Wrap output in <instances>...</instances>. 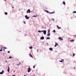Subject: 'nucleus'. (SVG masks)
<instances>
[{"mask_svg": "<svg viewBox=\"0 0 76 76\" xmlns=\"http://www.w3.org/2000/svg\"><path fill=\"white\" fill-rule=\"evenodd\" d=\"M58 39H60L61 41H62V40H63V39H62V38H61V37H59L58 38Z\"/></svg>", "mask_w": 76, "mask_h": 76, "instance_id": "6e6552de", "label": "nucleus"}, {"mask_svg": "<svg viewBox=\"0 0 76 76\" xmlns=\"http://www.w3.org/2000/svg\"><path fill=\"white\" fill-rule=\"evenodd\" d=\"M73 56H75V54L74 53H73Z\"/></svg>", "mask_w": 76, "mask_h": 76, "instance_id": "cd10ccee", "label": "nucleus"}, {"mask_svg": "<svg viewBox=\"0 0 76 76\" xmlns=\"http://www.w3.org/2000/svg\"><path fill=\"white\" fill-rule=\"evenodd\" d=\"M3 73H4V71L3 70L2 72H0V74H1V75H2V74H3Z\"/></svg>", "mask_w": 76, "mask_h": 76, "instance_id": "0eeeda50", "label": "nucleus"}, {"mask_svg": "<svg viewBox=\"0 0 76 76\" xmlns=\"http://www.w3.org/2000/svg\"><path fill=\"white\" fill-rule=\"evenodd\" d=\"M47 13H51V14H53V13H55V12L53 11V12H49L47 10H45Z\"/></svg>", "mask_w": 76, "mask_h": 76, "instance_id": "f257e3e1", "label": "nucleus"}, {"mask_svg": "<svg viewBox=\"0 0 76 76\" xmlns=\"http://www.w3.org/2000/svg\"><path fill=\"white\" fill-rule=\"evenodd\" d=\"M58 45V44L57 42H55V47H57Z\"/></svg>", "mask_w": 76, "mask_h": 76, "instance_id": "423d86ee", "label": "nucleus"}, {"mask_svg": "<svg viewBox=\"0 0 76 76\" xmlns=\"http://www.w3.org/2000/svg\"><path fill=\"white\" fill-rule=\"evenodd\" d=\"M2 48H1V49L0 50V51H2V50H3L2 49Z\"/></svg>", "mask_w": 76, "mask_h": 76, "instance_id": "aec40b11", "label": "nucleus"}, {"mask_svg": "<svg viewBox=\"0 0 76 76\" xmlns=\"http://www.w3.org/2000/svg\"><path fill=\"white\" fill-rule=\"evenodd\" d=\"M38 32H42V31H38Z\"/></svg>", "mask_w": 76, "mask_h": 76, "instance_id": "4be33fe9", "label": "nucleus"}, {"mask_svg": "<svg viewBox=\"0 0 76 76\" xmlns=\"http://www.w3.org/2000/svg\"><path fill=\"white\" fill-rule=\"evenodd\" d=\"M3 50H4V51H5L4 49H3Z\"/></svg>", "mask_w": 76, "mask_h": 76, "instance_id": "a19ab883", "label": "nucleus"}, {"mask_svg": "<svg viewBox=\"0 0 76 76\" xmlns=\"http://www.w3.org/2000/svg\"><path fill=\"white\" fill-rule=\"evenodd\" d=\"M36 66V65H35L34 66H33V68H35V67Z\"/></svg>", "mask_w": 76, "mask_h": 76, "instance_id": "c85d7f7f", "label": "nucleus"}, {"mask_svg": "<svg viewBox=\"0 0 76 76\" xmlns=\"http://www.w3.org/2000/svg\"><path fill=\"white\" fill-rule=\"evenodd\" d=\"M52 19H53V20L54 21V19L53 18H52Z\"/></svg>", "mask_w": 76, "mask_h": 76, "instance_id": "c9c22d12", "label": "nucleus"}, {"mask_svg": "<svg viewBox=\"0 0 76 76\" xmlns=\"http://www.w3.org/2000/svg\"><path fill=\"white\" fill-rule=\"evenodd\" d=\"M63 4H64V5H65V4H66V3H65V2H64V1H63Z\"/></svg>", "mask_w": 76, "mask_h": 76, "instance_id": "dca6fc26", "label": "nucleus"}, {"mask_svg": "<svg viewBox=\"0 0 76 76\" xmlns=\"http://www.w3.org/2000/svg\"><path fill=\"white\" fill-rule=\"evenodd\" d=\"M28 13H31V10H29V9H28Z\"/></svg>", "mask_w": 76, "mask_h": 76, "instance_id": "ddd939ff", "label": "nucleus"}, {"mask_svg": "<svg viewBox=\"0 0 76 76\" xmlns=\"http://www.w3.org/2000/svg\"><path fill=\"white\" fill-rule=\"evenodd\" d=\"M47 35L48 36V37H49V36H50V33H48V34H47Z\"/></svg>", "mask_w": 76, "mask_h": 76, "instance_id": "2eb2a0df", "label": "nucleus"}, {"mask_svg": "<svg viewBox=\"0 0 76 76\" xmlns=\"http://www.w3.org/2000/svg\"><path fill=\"white\" fill-rule=\"evenodd\" d=\"M8 68L7 69V71L8 72H10V68H9V66H8Z\"/></svg>", "mask_w": 76, "mask_h": 76, "instance_id": "1a4fd4ad", "label": "nucleus"}, {"mask_svg": "<svg viewBox=\"0 0 76 76\" xmlns=\"http://www.w3.org/2000/svg\"><path fill=\"white\" fill-rule=\"evenodd\" d=\"M74 37H76V35H74Z\"/></svg>", "mask_w": 76, "mask_h": 76, "instance_id": "473e14b6", "label": "nucleus"}, {"mask_svg": "<svg viewBox=\"0 0 76 76\" xmlns=\"http://www.w3.org/2000/svg\"><path fill=\"white\" fill-rule=\"evenodd\" d=\"M50 33V30H48V33Z\"/></svg>", "mask_w": 76, "mask_h": 76, "instance_id": "7c9ffc66", "label": "nucleus"}, {"mask_svg": "<svg viewBox=\"0 0 76 76\" xmlns=\"http://www.w3.org/2000/svg\"><path fill=\"white\" fill-rule=\"evenodd\" d=\"M20 64H21V63H20V62H19V64H18L17 65L18 66H19V65H20Z\"/></svg>", "mask_w": 76, "mask_h": 76, "instance_id": "6ab92c4d", "label": "nucleus"}, {"mask_svg": "<svg viewBox=\"0 0 76 76\" xmlns=\"http://www.w3.org/2000/svg\"><path fill=\"white\" fill-rule=\"evenodd\" d=\"M44 39V37L42 36L40 37V39Z\"/></svg>", "mask_w": 76, "mask_h": 76, "instance_id": "39448f33", "label": "nucleus"}, {"mask_svg": "<svg viewBox=\"0 0 76 76\" xmlns=\"http://www.w3.org/2000/svg\"><path fill=\"white\" fill-rule=\"evenodd\" d=\"M29 48H30V49H32V46H30V47H29Z\"/></svg>", "mask_w": 76, "mask_h": 76, "instance_id": "393cba45", "label": "nucleus"}, {"mask_svg": "<svg viewBox=\"0 0 76 76\" xmlns=\"http://www.w3.org/2000/svg\"><path fill=\"white\" fill-rule=\"evenodd\" d=\"M8 53H10V51H8Z\"/></svg>", "mask_w": 76, "mask_h": 76, "instance_id": "72a5a7b5", "label": "nucleus"}, {"mask_svg": "<svg viewBox=\"0 0 76 76\" xmlns=\"http://www.w3.org/2000/svg\"><path fill=\"white\" fill-rule=\"evenodd\" d=\"M49 50H50V51H53V48H49Z\"/></svg>", "mask_w": 76, "mask_h": 76, "instance_id": "9d476101", "label": "nucleus"}, {"mask_svg": "<svg viewBox=\"0 0 76 76\" xmlns=\"http://www.w3.org/2000/svg\"><path fill=\"white\" fill-rule=\"evenodd\" d=\"M26 13H28V11H27L26 12Z\"/></svg>", "mask_w": 76, "mask_h": 76, "instance_id": "4c0bfd02", "label": "nucleus"}, {"mask_svg": "<svg viewBox=\"0 0 76 76\" xmlns=\"http://www.w3.org/2000/svg\"><path fill=\"white\" fill-rule=\"evenodd\" d=\"M30 57H32V58H33V56H32V55H31V54H30Z\"/></svg>", "mask_w": 76, "mask_h": 76, "instance_id": "a211bd4d", "label": "nucleus"}, {"mask_svg": "<svg viewBox=\"0 0 76 76\" xmlns=\"http://www.w3.org/2000/svg\"><path fill=\"white\" fill-rule=\"evenodd\" d=\"M31 69L30 68V67H29V68L28 69V72H31Z\"/></svg>", "mask_w": 76, "mask_h": 76, "instance_id": "20e7f679", "label": "nucleus"}, {"mask_svg": "<svg viewBox=\"0 0 76 76\" xmlns=\"http://www.w3.org/2000/svg\"><path fill=\"white\" fill-rule=\"evenodd\" d=\"M37 52H38V49H37Z\"/></svg>", "mask_w": 76, "mask_h": 76, "instance_id": "e433bc0d", "label": "nucleus"}, {"mask_svg": "<svg viewBox=\"0 0 76 76\" xmlns=\"http://www.w3.org/2000/svg\"><path fill=\"white\" fill-rule=\"evenodd\" d=\"M12 76H16V75H12Z\"/></svg>", "mask_w": 76, "mask_h": 76, "instance_id": "58836bf2", "label": "nucleus"}, {"mask_svg": "<svg viewBox=\"0 0 76 76\" xmlns=\"http://www.w3.org/2000/svg\"><path fill=\"white\" fill-rule=\"evenodd\" d=\"M5 15H7V12H5Z\"/></svg>", "mask_w": 76, "mask_h": 76, "instance_id": "412c9836", "label": "nucleus"}, {"mask_svg": "<svg viewBox=\"0 0 76 76\" xmlns=\"http://www.w3.org/2000/svg\"><path fill=\"white\" fill-rule=\"evenodd\" d=\"M74 69H76V68L74 67Z\"/></svg>", "mask_w": 76, "mask_h": 76, "instance_id": "79ce46f5", "label": "nucleus"}, {"mask_svg": "<svg viewBox=\"0 0 76 76\" xmlns=\"http://www.w3.org/2000/svg\"><path fill=\"white\" fill-rule=\"evenodd\" d=\"M6 54V53H3V55H5Z\"/></svg>", "mask_w": 76, "mask_h": 76, "instance_id": "2f4dec72", "label": "nucleus"}, {"mask_svg": "<svg viewBox=\"0 0 76 76\" xmlns=\"http://www.w3.org/2000/svg\"><path fill=\"white\" fill-rule=\"evenodd\" d=\"M9 58H12V57L11 56H10L9 57Z\"/></svg>", "mask_w": 76, "mask_h": 76, "instance_id": "c756f323", "label": "nucleus"}, {"mask_svg": "<svg viewBox=\"0 0 76 76\" xmlns=\"http://www.w3.org/2000/svg\"><path fill=\"white\" fill-rule=\"evenodd\" d=\"M53 32H54V33H55V32H56V30H54L53 31Z\"/></svg>", "mask_w": 76, "mask_h": 76, "instance_id": "b1692460", "label": "nucleus"}, {"mask_svg": "<svg viewBox=\"0 0 76 76\" xmlns=\"http://www.w3.org/2000/svg\"><path fill=\"white\" fill-rule=\"evenodd\" d=\"M59 61L60 62H64V60L62 59L61 61Z\"/></svg>", "mask_w": 76, "mask_h": 76, "instance_id": "f8f14e48", "label": "nucleus"}, {"mask_svg": "<svg viewBox=\"0 0 76 76\" xmlns=\"http://www.w3.org/2000/svg\"><path fill=\"white\" fill-rule=\"evenodd\" d=\"M42 32H43V34H44V35H45L46 34V33L47 32V31L45 30H44L42 31Z\"/></svg>", "mask_w": 76, "mask_h": 76, "instance_id": "f03ea898", "label": "nucleus"}, {"mask_svg": "<svg viewBox=\"0 0 76 76\" xmlns=\"http://www.w3.org/2000/svg\"><path fill=\"white\" fill-rule=\"evenodd\" d=\"M37 15H34L33 16V17H37Z\"/></svg>", "mask_w": 76, "mask_h": 76, "instance_id": "5701e85b", "label": "nucleus"}, {"mask_svg": "<svg viewBox=\"0 0 76 76\" xmlns=\"http://www.w3.org/2000/svg\"><path fill=\"white\" fill-rule=\"evenodd\" d=\"M73 13H76V11H74V12H73Z\"/></svg>", "mask_w": 76, "mask_h": 76, "instance_id": "bb28decb", "label": "nucleus"}, {"mask_svg": "<svg viewBox=\"0 0 76 76\" xmlns=\"http://www.w3.org/2000/svg\"><path fill=\"white\" fill-rule=\"evenodd\" d=\"M68 47H69V46H68Z\"/></svg>", "mask_w": 76, "mask_h": 76, "instance_id": "a18cd8bd", "label": "nucleus"}, {"mask_svg": "<svg viewBox=\"0 0 76 76\" xmlns=\"http://www.w3.org/2000/svg\"><path fill=\"white\" fill-rule=\"evenodd\" d=\"M71 42H74L75 41V40H70Z\"/></svg>", "mask_w": 76, "mask_h": 76, "instance_id": "4468645a", "label": "nucleus"}, {"mask_svg": "<svg viewBox=\"0 0 76 76\" xmlns=\"http://www.w3.org/2000/svg\"><path fill=\"white\" fill-rule=\"evenodd\" d=\"M23 23L24 24H26V22L25 21H23Z\"/></svg>", "mask_w": 76, "mask_h": 76, "instance_id": "a878e982", "label": "nucleus"}, {"mask_svg": "<svg viewBox=\"0 0 76 76\" xmlns=\"http://www.w3.org/2000/svg\"><path fill=\"white\" fill-rule=\"evenodd\" d=\"M25 17L26 19H29V17H28L27 15H26L25 16Z\"/></svg>", "mask_w": 76, "mask_h": 76, "instance_id": "7ed1b4c3", "label": "nucleus"}, {"mask_svg": "<svg viewBox=\"0 0 76 76\" xmlns=\"http://www.w3.org/2000/svg\"><path fill=\"white\" fill-rule=\"evenodd\" d=\"M24 76H26V75H24Z\"/></svg>", "mask_w": 76, "mask_h": 76, "instance_id": "c03bdc74", "label": "nucleus"}, {"mask_svg": "<svg viewBox=\"0 0 76 76\" xmlns=\"http://www.w3.org/2000/svg\"><path fill=\"white\" fill-rule=\"evenodd\" d=\"M6 63H7V61H6Z\"/></svg>", "mask_w": 76, "mask_h": 76, "instance_id": "ea45409f", "label": "nucleus"}, {"mask_svg": "<svg viewBox=\"0 0 76 76\" xmlns=\"http://www.w3.org/2000/svg\"><path fill=\"white\" fill-rule=\"evenodd\" d=\"M4 0V1H6V0Z\"/></svg>", "mask_w": 76, "mask_h": 76, "instance_id": "37998d69", "label": "nucleus"}, {"mask_svg": "<svg viewBox=\"0 0 76 76\" xmlns=\"http://www.w3.org/2000/svg\"><path fill=\"white\" fill-rule=\"evenodd\" d=\"M50 39V38L49 37H48L46 38V39Z\"/></svg>", "mask_w": 76, "mask_h": 76, "instance_id": "f3484780", "label": "nucleus"}, {"mask_svg": "<svg viewBox=\"0 0 76 76\" xmlns=\"http://www.w3.org/2000/svg\"><path fill=\"white\" fill-rule=\"evenodd\" d=\"M57 27L58 29H60V27H59V26H58L57 25Z\"/></svg>", "mask_w": 76, "mask_h": 76, "instance_id": "9b49d317", "label": "nucleus"}, {"mask_svg": "<svg viewBox=\"0 0 76 76\" xmlns=\"http://www.w3.org/2000/svg\"><path fill=\"white\" fill-rule=\"evenodd\" d=\"M4 48L5 49H7V48H6V47H4Z\"/></svg>", "mask_w": 76, "mask_h": 76, "instance_id": "f704fd0d", "label": "nucleus"}]
</instances>
